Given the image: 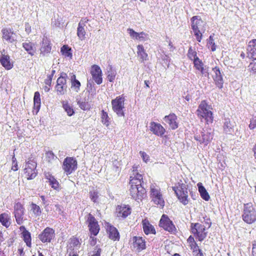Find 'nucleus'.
I'll list each match as a JSON object with an SVG mask.
<instances>
[{
  "mask_svg": "<svg viewBox=\"0 0 256 256\" xmlns=\"http://www.w3.org/2000/svg\"><path fill=\"white\" fill-rule=\"evenodd\" d=\"M36 166L37 164L33 159H28L26 162L24 172L26 178L28 180L34 179L37 176Z\"/></svg>",
  "mask_w": 256,
  "mask_h": 256,
  "instance_id": "nucleus-10",
  "label": "nucleus"
},
{
  "mask_svg": "<svg viewBox=\"0 0 256 256\" xmlns=\"http://www.w3.org/2000/svg\"><path fill=\"white\" fill-rule=\"evenodd\" d=\"M102 252V249L96 247L95 250L94 251V254L91 256H100Z\"/></svg>",
  "mask_w": 256,
  "mask_h": 256,
  "instance_id": "nucleus-63",
  "label": "nucleus"
},
{
  "mask_svg": "<svg viewBox=\"0 0 256 256\" xmlns=\"http://www.w3.org/2000/svg\"><path fill=\"white\" fill-rule=\"evenodd\" d=\"M44 176L45 178L48 180L50 186L56 190H60V185L57 180L54 178L52 174L50 172H44Z\"/></svg>",
  "mask_w": 256,
  "mask_h": 256,
  "instance_id": "nucleus-27",
  "label": "nucleus"
},
{
  "mask_svg": "<svg viewBox=\"0 0 256 256\" xmlns=\"http://www.w3.org/2000/svg\"><path fill=\"white\" fill-rule=\"evenodd\" d=\"M142 224L144 232L146 235L156 234V230L154 226L150 223L147 218L144 219Z\"/></svg>",
  "mask_w": 256,
  "mask_h": 256,
  "instance_id": "nucleus-28",
  "label": "nucleus"
},
{
  "mask_svg": "<svg viewBox=\"0 0 256 256\" xmlns=\"http://www.w3.org/2000/svg\"><path fill=\"white\" fill-rule=\"evenodd\" d=\"M67 78L68 75L65 72L61 73L60 76L58 78L55 86V90L58 95L62 96L66 93L68 88Z\"/></svg>",
  "mask_w": 256,
  "mask_h": 256,
  "instance_id": "nucleus-8",
  "label": "nucleus"
},
{
  "mask_svg": "<svg viewBox=\"0 0 256 256\" xmlns=\"http://www.w3.org/2000/svg\"><path fill=\"white\" fill-rule=\"evenodd\" d=\"M77 104L80 108L83 110H89L92 108V106L88 101V98L78 100Z\"/></svg>",
  "mask_w": 256,
  "mask_h": 256,
  "instance_id": "nucleus-32",
  "label": "nucleus"
},
{
  "mask_svg": "<svg viewBox=\"0 0 256 256\" xmlns=\"http://www.w3.org/2000/svg\"><path fill=\"white\" fill-rule=\"evenodd\" d=\"M210 106L208 105L206 100H203L199 104L196 110V114L201 122L206 124L213 122L214 117Z\"/></svg>",
  "mask_w": 256,
  "mask_h": 256,
  "instance_id": "nucleus-3",
  "label": "nucleus"
},
{
  "mask_svg": "<svg viewBox=\"0 0 256 256\" xmlns=\"http://www.w3.org/2000/svg\"><path fill=\"white\" fill-rule=\"evenodd\" d=\"M88 21L89 20L87 18H82L78 23L77 28V36L81 40H83L85 38L86 32L84 30V26Z\"/></svg>",
  "mask_w": 256,
  "mask_h": 256,
  "instance_id": "nucleus-24",
  "label": "nucleus"
},
{
  "mask_svg": "<svg viewBox=\"0 0 256 256\" xmlns=\"http://www.w3.org/2000/svg\"><path fill=\"white\" fill-rule=\"evenodd\" d=\"M21 238H22L26 246L30 248L32 246V236L30 232H24V234H21Z\"/></svg>",
  "mask_w": 256,
  "mask_h": 256,
  "instance_id": "nucleus-38",
  "label": "nucleus"
},
{
  "mask_svg": "<svg viewBox=\"0 0 256 256\" xmlns=\"http://www.w3.org/2000/svg\"><path fill=\"white\" fill-rule=\"evenodd\" d=\"M62 106L68 116H72L74 114V111L72 106L68 102V101H62Z\"/></svg>",
  "mask_w": 256,
  "mask_h": 256,
  "instance_id": "nucleus-36",
  "label": "nucleus"
},
{
  "mask_svg": "<svg viewBox=\"0 0 256 256\" xmlns=\"http://www.w3.org/2000/svg\"><path fill=\"white\" fill-rule=\"evenodd\" d=\"M31 210L36 216H40L42 214V210L39 206L32 202L30 204Z\"/></svg>",
  "mask_w": 256,
  "mask_h": 256,
  "instance_id": "nucleus-41",
  "label": "nucleus"
},
{
  "mask_svg": "<svg viewBox=\"0 0 256 256\" xmlns=\"http://www.w3.org/2000/svg\"><path fill=\"white\" fill-rule=\"evenodd\" d=\"M52 75H48L47 76L46 78L44 80L45 84L49 86V87H50L51 84H52Z\"/></svg>",
  "mask_w": 256,
  "mask_h": 256,
  "instance_id": "nucleus-61",
  "label": "nucleus"
},
{
  "mask_svg": "<svg viewBox=\"0 0 256 256\" xmlns=\"http://www.w3.org/2000/svg\"><path fill=\"white\" fill-rule=\"evenodd\" d=\"M150 130L153 134L158 136H162L166 132V129L161 124L154 122H150Z\"/></svg>",
  "mask_w": 256,
  "mask_h": 256,
  "instance_id": "nucleus-22",
  "label": "nucleus"
},
{
  "mask_svg": "<svg viewBox=\"0 0 256 256\" xmlns=\"http://www.w3.org/2000/svg\"><path fill=\"white\" fill-rule=\"evenodd\" d=\"M60 52L66 57L71 58L72 56V49L68 45H64L60 48Z\"/></svg>",
  "mask_w": 256,
  "mask_h": 256,
  "instance_id": "nucleus-40",
  "label": "nucleus"
},
{
  "mask_svg": "<svg viewBox=\"0 0 256 256\" xmlns=\"http://www.w3.org/2000/svg\"><path fill=\"white\" fill-rule=\"evenodd\" d=\"M248 70L252 74L256 73V58H252V62L248 66Z\"/></svg>",
  "mask_w": 256,
  "mask_h": 256,
  "instance_id": "nucleus-46",
  "label": "nucleus"
},
{
  "mask_svg": "<svg viewBox=\"0 0 256 256\" xmlns=\"http://www.w3.org/2000/svg\"><path fill=\"white\" fill-rule=\"evenodd\" d=\"M128 31L132 38L138 40V32H135L133 29L130 28H128Z\"/></svg>",
  "mask_w": 256,
  "mask_h": 256,
  "instance_id": "nucleus-56",
  "label": "nucleus"
},
{
  "mask_svg": "<svg viewBox=\"0 0 256 256\" xmlns=\"http://www.w3.org/2000/svg\"><path fill=\"white\" fill-rule=\"evenodd\" d=\"M187 242L189 244L190 248L198 246V244H196V242L194 240V237L192 236H190L188 238Z\"/></svg>",
  "mask_w": 256,
  "mask_h": 256,
  "instance_id": "nucleus-55",
  "label": "nucleus"
},
{
  "mask_svg": "<svg viewBox=\"0 0 256 256\" xmlns=\"http://www.w3.org/2000/svg\"><path fill=\"white\" fill-rule=\"evenodd\" d=\"M0 62L6 70H10L14 66L13 62L11 61L10 56L6 54V52L4 49H3L0 52Z\"/></svg>",
  "mask_w": 256,
  "mask_h": 256,
  "instance_id": "nucleus-19",
  "label": "nucleus"
},
{
  "mask_svg": "<svg viewBox=\"0 0 256 256\" xmlns=\"http://www.w3.org/2000/svg\"><path fill=\"white\" fill-rule=\"evenodd\" d=\"M132 208L128 204L118 205L116 208V214L118 218H126L130 214Z\"/></svg>",
  "mask_w": 256,
  "mask_h": 256,
  "instance_id": "nucleus-18",
  "label": "nucleus"
},
{
  "mask_svg": "<svg viewBox=\"0 0 256 256\" xmlns=\"http://www.w3.org/2000/svg\"><path fill=\"white\" fill-rule=\"evenodd\" d=\"M90 197L92 201L94 203L96 202L98 198V192L96 191H90Z\"/></svg>",
  "mask_w": 256,
  "mask_h": 256,
  "instance_id": "nucleus-51",
  "label": "nucleus"
},
{
  "mask_svg": "<svg viewBox=\"0 0 256 256\" xmlns=\"http://www.w3.org/2000/svg\"><path fill=\"white\" fill-rule=\"evenodd\" d=\"M40 106L41 100L40 94L38 92H34V109L36 110V113L39 111Z\"/></svg>",
  "mask_w": 256,
  "mask_h": 256,
  "instance_id": "nucleus-35",
  "label": "nucleus"
},
{
  "mask_svg": "<svg viewBox=\"0 0 256 256\" xmlns=\"http://www.w3.org/2000/svg\"><path fill=\"white\" fill-rule=\"evenodd\" d=\"M140 154L144 162H147L148 161H149L150 157L145 152L140 151Z\"/></svg>",
  "mask_w": 256,
  "mask_h": 256,
  "instance_id": "nucleus-59",
  "label": "nucleus"
},
{
  "mask_svg": "<svg viewBox=\"0 0 256 256\" xmlns=\"http://www.w3.org/2000/svg\"><path fill=\"white\" fill-rule=\"evenodd\" d=\"M25 31L28 34L30 33V32L32 31L31 26L28 22H26L25 24Z\"/></svg>",
  "mask_w": 256,
  "mask_h": 256,
  "instance_id": "nucleus-64",
  "label": "nucleus"
},
{
  "mask_svg": "<svg viewBox=\"0 0 256 256\" xmlns=\"http://www.w3.org/2000/svg\"><path fill=\"white\" fill-rule=\"evenodd\" d=\"M22 45L23 48L31 56L34 55L36 52V48L34 46V44L33 42L30 41L26 42H23Z\"/></svg>",
  "mask_w": 256,
  "mask_h": 256,
  "instance_id": "nucleus-31",
  "label": "nucleus"
},
{
  "mask_svg": "<svg viewBox=\"0 0 256 256\" xmlns=\"http://www.w3.org/2000/svg\"><path fill=\"white\" fill-rule=\"evenodd\" d=\"M116 72L112 66L110 68V69L107 72V78L109 82H113L115 80Z\"/></svg>",
  "mask_w": 256,
  "mask_h": 256,
  "instance_id": "nucleus-43",
  "label": "nucleus"
},
{
  "mask_svg": "<svg viewBox=\"0 0 256 256\" xmlns=\"http://www.w3.org/2000/svg\"><path fill=\"white\" fill-rule=\"evenodd\" d=\"M248 127L250 130H254L256 128V114L252 115V116L250 120Z\"/></svg>",
  "mask_w": 256,
  "mask_h": 256,
  "instance_id": "nucleus-53",
  "label": "nucleus"
},
{
  "mask_svg": "<svg viewBox=\"0 0 256 256\" xmlns=\"http://www.w3.org/2000/svg\"><path fill=\"white\" fill-rule=\"evenodd\" d=\"M205 224L199 222L191 223L190 226V232L200 242L203 241L207 236L208 230L212 226V222L208 218H204Z\"/></svg>",
  "mask_w": 256,
  "mask_h": 256,
  "instance_id": "nucleus-2",
  "label": "nucleus"
},
{
  "mask_svg": "<svg viewBox=\"0 0 256 256\" xmlns=\"http://www.w3.org/2000/svg\"><path fill=\"white\" fill-rule=\"evenodd\" d=\"M90 73L92 76L93 80L98 84H100L102 82V72L100 68L96 64H94L91 66Z\"/></svg>",
  "mask_w": 256,
  "mask_h": 256,
  "instance_id": "nucleus-17",
  "label": "nucleus"
},
{
  "mask_svg": "<svg viewBox=\"0 0 256 256\" xmlns=\"http://www.w3.org/2000/svg\"><path fill=\"white\" fill-rule=\"evenodd\" d=\"M87 92L90 94L92 96H94L96 95V88L94 84H88V89Z\"/></svg>",
  "mask_w": 256,
  "mask_h": 256,
  "instance_id": "nucleus-49",
  "label": "nucleus"
},
{
  "mask_svg": "<svg viewBox=\"0 0 256 256\" xmlns=\"http://www.w3.org/2000/svg\"><path fill=\"white\" fill-rule=\"evenodd\" d=\"M210 129L203 130L201 134L194 136V139L198 142L200 144L207 146L213 138V134L210 132Z\"/></svg>",
  "mask_w": 256,
  "mask_h": 256,
  "instance_id": "nucleus-15",
  "label": "nucleus"
},
{
  "mask_svg": "<svg viewBox=\"0 0 256 256\" xmlns=\"http://www.w3.org/2000/svg\"><path fill=\"white\" fill-rule=\"evenodd\" d=\"M212 70L214 72V74L212 75V78L216 86L220 89L222 88L224 80L220 68L218 66H216L212 68Z\"/></svg>",
  "mask_w": 256,
  "mask_h": 256,
  "instance_id": "nucleus-21",
  "label": "nucleus"
},
{
  "mask_svg": "<svg viewBox=\"0 0 256 256\" xmlns=\"http://www.w3.org/2000/svg\"><path fill=\"white\" fill-rule=\"evenodd\" d=\"M191 28L194 36L198 42H200L202 38V33L205 31L206 22L198 16H192L190 18Z\"/></svg>",
  "mask_w": 256,
  "mask_h": 256,
  "instance_id": "nucleus-5",
  "label": "nucleus"
},
{
  "mask_svg": "<svg viewBox=\"0 0 256 256\" xmlns=\"http://www.w3.org/2000/svg\"><path fill=\"white\" fill-rule=\"evenodd\" d=\"M150 197L154 204L160 208H163L165 205L164 196L160 188L156 184H152L150 187Z\"/></svg>",
  "mask_w": 256,
  "mask_h": 256,
  "instance_id": "nucleus-4",
  "label": "nucleus"
},
{
  "mask_svg": "<svg viewBox=\"0 0 256 256\" xmlns=\"http://www.w3.org/2000/svg\"><path fill=\"white\" fill-rule=\"evenodd\" d=\"M248 50L252 58H256V39L249 42Z\"/></svg>",
  "mask_w": 256,
  "mask_h": 256,
  "instance_id": "nucleus-33",
  "label": "nucleus"
},
{
  "mask_svg": "<svg viewBox=\"0 0 256 256\" xmlns=\"http://www.w3.org/2000/svg\"><path fill=\"white\" fill-rule=\"evenodd\" d=\"M193 63L196 69L199 70L202 74H204L205 72V70L204 68V64L202 60L198 58L194 60Z\"/></svg>",
  "mask_w": 256,
  "mask_h": 256,
  "instance_id": "nucleus-37",
  "label": "nucleus"
},
{
  "mask_svg": "<svg viewBox=\"0 0 256 256\" xmlns=\"http://www.w3.org/2000/svg\"><path fill=\"white\" fill-rule=\"evenodd\" d=\"M124 100L125 98L123 94L116 97V98L112 100V110L119 116H124Z\"/></svg>",
  "mask_w": 256,
  "mask_h": 256,
  "instance_id": "nucleus-12",
  "label": "nucleus"
},
{
  "mask_svg": "<svg viewBox=\"0 0 256 256\" xmlns=\"http://www.w3.org/2000/svg\"><path fill=\"white\" fill-rule=\"evenodd\" d=\"M14 214L16 223L20 225L24 222L25 208L24 205L20 202H15L14 206Z\"/></svg>",
  "mask_w": 256,
  "mask_h": 256,
  "instance_id": "nucleus-14",
  "label": "nucleus"
},
{
  "mask_svg": "<svg viewBox=\"0 0 256 256\" xmlns=\"http://www.w3.org/2000/svg\"><path fill=\"white\" fill-rule=\"evenodd\" d=\"M172 189L182 204L184 206L188 204L189 199L188 188L186 185L183 183L182 180L180 182H178L176 186H172Z\"/></svg>",
  "mask_w": 256,
  "mask_h": 256,
  "instance_id": "nucleus-6",
  "label": "nucleus"
},
{
  "mask_svg": "<svg viewBox=\"0 0 256 256\" xmlns=\"http://www.w3.org/2000/svg\"><path fill=\"white\" fill-rule=\"evenodd\" d=\"M132 246L137 252H140L146 248V242L141 236L132 237Z\"/></svg>",
  "mask_w": 256,
  "mask_h": 256,
  "instance_id": "nucleus-20",
  "label": "nucleus"
},
{
  "mask_svg": "<svg viewBox=\"0 0 256 256\" xmlns=\"http://www.w3.org/2000/svg\"><path fill=\"white\" fill-rule=\"evenodd\" d=\"M187 56L190 60H192L193 62L196 59L198 58V56H197L196 52L194 49H193L192 46H190L188 48Z\"/></svg>",
  "mask_w": 256,
  "mask_h": 256,
  "instance_id": "nucleus-42",
  "label": "nucleus"
},
{
  "mask_svg": "<svg viewBox=\"0 0 256 256\" xmlns=\"http://www.w3.org/2000/svg\"><path fill=\"white\" fill-rule=\"evenodd\" d=\"M18 166L16 161V159L15 158L14 156L12 158V166L11 170L13 171H16L18 170Z\"/></svg>",
  "mask_w": 256,
  "mask_h": 256,
  "instance_id": "nucleus-57",
  "label": "nucleus"
},
{
  "mask_svg": "<svg viewBox=\"0 0 256 256\" xmlns=\"http://www.w3.org/2000/svg\"><path fill=\"white\" fill-rule=\"evenodd\" d=\"M200 194L202 198L206 201H208L210 198V195L206 190L202 192Z\"/></svg>",
  "mask_w": 256,
  "mask_h": 256,
  "instance_id": "nucleus-60",
  "label": "nucleus"
},
{
  "mask_svg": "<svg viewBox=\"0 0 256 256\" xmlns=\"http://www.w3.org/2000/svg\"><path fill=\"white\" fill-rule=\"evenodd\" d=\"M148 34L143 32H139L138 36V40L140 41H145L148 39Z\"/></svg>",
  "mask_w": 256,
  "mask_h": 256,
  "instance_id": "nucleus-58",
  "label": "nucleus"
},
{
  "mask_svg": "<svg viewBox=\"0 0 256 256\" xmlns=\"http://www.w3.org/2000/svg\"><path fill=\"white\" fill-rule=\"evenodd\" d=\"M2 40L10 43L14 42L15 39L13 36L15 34L12 29L6 28H3L2 30Z\"/></svg>",
  "mask_w": 256,
  "mask_h": 256,
  "instance_id": "nucleus-29",
  "label": "nucleus"
},
{
  "mask_svg": "<svg viewBox=\"0 0 256 256\" xmlns=\"http://www.w3.org/2000/svg\"><path fill=\"white\" fill-rule=\"evenodd\" d=\"M86 222L88 224L90 234L94 236L93 237L90 236V238L92 240L96 241V238L94 236L98 235L100 230L98 222L92 214L89 213Z\"/></svg>",
  "mask_w": 256,
  "mask_h": 256,
  "instance_id": "nucleus-11",
  "label": "nucleus"
},
{
  "mask_svg": "<svg viewBox=\"0 0 256 256\" xmlns=\"http://www.w3.org/2000/svg\"><path fill=\"white\" fill-rule=\"evenodd\" d=\"M101 122L106 126H108L110 124V118L108 116L107 112L104 110L101 111Z\"/></svg>",
  "mask_w": 256,
  "mask_h": 256,
  "instance_id": "nucleus-39",
  "label": "nucleus"
},
{
  "mask_svg": "<svg viewBox=\"0 0 256 256\" xmlns=\"http://www.w3.org/2000/svg\"><path fill=\"white\" fill-rule=\"evenodd\" d=\"M190 249H191V250H192V252L194 253V254L195 256H204L201 250H200L199 248L198 245L190 248Z\"/></svg>",
  "mask_w": 256,
  "mask_h": 256,
  "instance_id": "nucleus-52",
  "label": "nucleus"
},
{
  "mask_svg": "<svg viewBox=\"0 0 256 256\" xmlns=\"http://www.w3.org/2000/svg\"><path fill=\"white\" fill-rule=\"evenodd\" d=\"M137 55L142 62L148 59V54L146 52L144 46L142 44L137 46Z\"/></svg>",
  "mask_w": 256,
  "mask_h": 256,
  "instance_id": "nucleus-30",
  "label": "nucleus"
},
{
  "mask_svg": "<svg viewBox=\"0 0 256 256\" xmlns=\"http://www.w3.org/2000/svg\"><path fill=\"white\" fill-rule=\"evenodd\" d=\"M55 236V231L51 228L46 227L38 236L39 240L43 243L50 242Z\"/></svg>",
  "mask_w": 256,
  "mask_h": 256,
  "instance_id": "nucleus-16",
  "label": "nucleus"
},
{
  "mask_svg": "<svg viewBox=\"0 0 256 256\" xmlns=\"http://www.w3.org/2000/svg\"><path fill=\"white\" fill-rule=\"evenodd\" d=\"M46 161L49 163L52 162V161L57 158L56 156H55L52 151H48L46 152Z\"/></svg>",
  "mask_w": 256,
  "mask_h": 256,
  "instance_id": "nucleus-47",
  "label": "nucleus"
},
{
  "mask_svg": "<svg viewBox=\"0 0 256 256\" xmlns=\"http://www.w3.org/2000/svg\"><path fill=\"white\" fill-rule=\"evenodd\" d=\"M140 166L134 164L131 168L132 174L130 176V194L136 200H142L146 196V191L142 186L143 174L139 173Z\"/></svg>",
  "mask_w": 256,
  "mask_h": 256,
  "instance_id": "nucleus-1",
  "label": "nucleus"
},
{
  "mask_svg": "<svg viewBox=\"0 0 256 256\" xmlns=\"http://www.w3.org/2000/svg\"><path fill=\"white\" fill-rule=\"evenodd\" d=\"M106 232L108 238L114 241H118L120 238V236L118 230L113 226L108 224L106 228Z\"/></svg>",
  "mask_w": 256,
  "mask_h": 256,
  "instance_id": "nucleus-25",
  "label": "nucleus"
},
{
  "mask_svg": "<svg viewBox=\"0 0 256 256\" xmlns=\"http://www.w3.org/2000/svg\"><path fill=\"white\" fill-rule=\"evenodd\" d=\"M252 256H256V240L252 242Z\"/></svg>",
  "mask_w": 256,
  "mask_h": 256,
  "instance_id": "nucleus-62",
  "label": "nucleus"
},
{
  "mask_svg": "<svg viewBox=\"0 0 256 256\" xmlns=\"http://www.w3.org/2000/svg\"><path fill=\"white\" fill-rule=\"evenodd\" d=\"M187 242L189 244L190 248L198 246V244H196V242L194 240V237L192 236H190L188 238Z\"/></svg>",
  "mask_w": 256,
  "mask_h": 256,
  "instance_id": "nucleus-54",
  "label": "nucleus"
},
{
  "mask_svg": "<svg viewBox=\"0 0 256 256\" xmlns=\"http://www.w3.org/2000/svg\"><path fill=\"white\" fill-rule=\"evenodd\" d=\"M80 86L81 84L78 80L71 82V87L74 88L76 92L80 90Z\"/></svg>",
  "mask_w": 256,
  "mask_h": 256,
  "instance_id": "nucleus-50",
  "label": "nucleus"
},
{
  "mask_svg": "<svg viewBox=\"0 0 256 256\" xmlns=\"http://www.w3.org/2000/svg\"><path fill=\"white\" fill-rule=\"evenodd\" d=\"M62 168L67 176L70 175L78 168V162L74 157L67 156L63 161Z\"/></svg>",
  "mask_w": 256,
  "mask_h": 256,
  "instance_id": "nucleus-9",
  "label": "nucleus"
},
{
  "mask_svg": "<svg viewBox=\"0 0 256 256\" xmlns=\"http://www.w3.org/2000/svg\"><path fill=\"white\" fill-rule=\"evenodd\" d=\"M208 47L210 48V50L212 52H214L216 50V45L214 42V39L213 38V36L210 35L208 40Z\"/></svg>",
  "mask_w": 256,
  "mask_h": 256,
  "instance_id": "nucleus-48",
  "label": "nucleus"
},
{
  "mask_svg": "<svg viewBox=\"0 0 256 256\" xmlns=\"http://www.w3.org/2000/svg\"><path fill=\"white\" fill-rule=\"evenodd\" d=\"M232 127L230 119L226 120L223 126L225 132L226 133L230 132L232 130Z\"/></svg>",
  "mask_w": 256,
  "mask_h": 256,
  "instance_id": "nucleus-45",
  "label": "nucleus"
},
{
  "mask_svg": "<svg viewBox=\"0 0 256 256\" xmlns=\"http://www.w3.org/2000/svg\"><path fill=\"white\" fill-rule=\"evenodd\" d=\"M158 226L170 234H174L176 232V228L172 221L165 214L162 216Z\"/></svg>",
  "mask_w": 256,
  "mask_h": 256,
  "instance_id": "nucleus-13",
  "label": "nucleus"
},
{
  "mask_svg": "<svg viewBox=\"0 0 256 256\" xmlns=\"http://www.w3.org/2000/svg\"><path fill=\"white\" fill-rule=\"evenodd\" d=\"M70 244L71 247L80 248L81 243L77 237L72 236L70 240Z\"/></svg>",
  "mask_w": 256,
  "mask_h": 256,
  "instance_id": "nucleus-44",
  "label": "nucleus"
},
{
  "mask_svg": "<svg viewBox=\"0 0 256 256\" xmlns=\"http://www.w3.org/2000/svg\"><path fill=\"white\" fill-rule=\"evenodd\" d=\"M164 120L168 124L172 130H176L178 126L177 116L174 113H170L166 116L164 118Z\"/></svg>",
  "mask_w": 256,
  "mask_h": 256,
  "instance_id": "nucleus-23",
  "label": "nucleus"
},
{
  "mask_svg": "<svg viewBox=\"0 0 256 256\" xmlns=\"http://www.w3.org/2000/svg\"><path fill=\"white\" fill-rule=\"evenodd\" d=\"M242 220L247 224H251L256 221V208L252 203L244 205Z\"/></svg>",
  "mask_w": 256,
  "mask_h": 256,
  "instance_id": "nucleus-7",
  "label": "nucleus"
},
{
  "mask_svg": "<svg viewBox=\"0 0 256 256\" xmlns=\"http://www.w3.org/2000/svg\"><path fill=\"white\" fill-rule=\"evenodd\" d=\"M10 216L8 214L4 212L0 214V222L6 228L10 225Z\"/></svg>",
  "mask_w": 256,
  "mask_h": 256,
  "instance_id": "nucleus-34",
  "label": "nucleus"
},
{
  "mask_svg": "<svg viewBox=\"0 0 256 256\" xmlns=\"http://www.w3.org/2000/svg\"><path fill=\"white\" fill-rule=\"evenodd\" d=\"M52 50V44L50 40L46 36L42 38L40 48V54L45 56L50 52Z\"/></svg>",
  "mask_w": 256,
  "mask_h": 256,
  "instance_id": "nucleus-26",
  "label": "nucleus"
}]
</instances>
